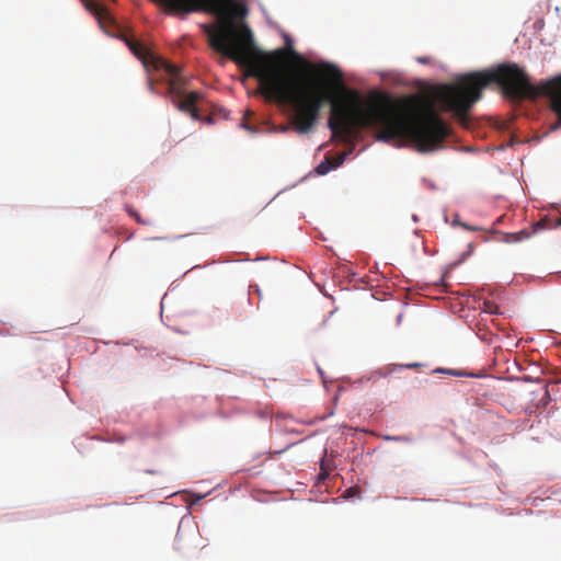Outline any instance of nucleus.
Masks as SVG:
<instances>
[{"instance_id":"2eb2a0df","label":"nucleus","mask_w":561,"mask_h":561,"mask_svg":"<svg viewBox=\"0 0 561 561\" xmlns=\"http://www.w3.org/2000/svg\"><path fill=\"white\" fill-rule=\"evenodd\" d=\"M558 225H561V218L559 219Z\"/></svg>"},{"instance_id":"9b49d317","label":"nucleus","mask_w":561,"mask_h":561,"mask_svg":"<svg viewBox=\"0 0 561 561\" xmlns=\"http://www.w3.org/2000/svg\"><path fill=\"white\" fill-rule=\"evenodd\" d=\"M129 214L140 224H147L146 221L141 220L140 217L138 216V214L133 210V209H128Z\"/></svg>"},{"instance_id":"f257e3e1","label":"nucleus","mask_w":561,"mask_h":561,"mask_svg":"<svg viewBox=\"0 0 561 561\" xmlns=\"http://www.w3.org/2000/svg\"><path fill=\"white\" fill-rule=\"evenodd\" d=\"M163 4L171 12L205 11L217 15L220 25L209 34L211 48L243 68L247 77L257 79L265 99L289 104L299 133L310 131L323 105L330 103L328 126L332 136L342 141L350 140L355 127H373L378 131V140L409 139L420 151L427 152L440 148L449 136V127L427 99L414 95L392 100L379 94L362 106L358 92L344 85L343 73L334 65L302 62L308 73L322 80L287 71L284 60L288 54L301 59L293 49L290 37L284 35L286 48L271 53L257 48L250 27L245 24L237 26L233 22L248 14L243 3L231 0H165Z\"/></svg>"},{"instance_id":"9d476101","label":"nucleus","mask_w":561,"mask_h":561,"mask_svg":"<svg viewBox=\"0 0 561 561\" xmlns=\"http://www.w3.org/2000/svg\"><path fill=\"white\" fill-rule=\"evenodd\" d=\"M496 306L492 302H484V310L490 312V313H495L496 312Z\"/></svg>"},{"instance_id":"39448f33","label":"nucleus","mask_w":561,"mask_h":561,"mask_svg":"<svg viewBox=\"0 0 561 561\" xmlns=\"http://www.w3.org/2000/svg\"><path fill=\"white\" fill-rule=\"evenodd\" d=\"M197 536L195 534L187 535L181 530H178L173 547L174 549L181 553L182 556H186L190 550L195 548L194 542L196 541Z\"/></svg>"},{"instance_id":"1a4fd4ad","label":"nucleus","mask_w":561,"mask_h":561,"mask_svg":"<svg viewBox=\"0 0 561 561\" xmlns=\"http://www.w3.org/2000/svg\"><path fill=\"white\" fill-rule=\"evenodd\" d=\"M345 157H346V153H344V152H343V153H340V154H339L337 157H335L334 159H332V160H331V162L333 163V167H334V168L340 167V165L343 163V161H344Z\"/></svg>"},{"instance_id":"4468645a","label":"nucleus","mask_w":561,"mask_h":561,"mask_svg":"<svg viewBox=\"0 0 561 561\" xmlns=\"http://www.w3.org/2000/svg\"><path fill=\"white\" fill-rule=\"evenodd\" d=\"M456 376H465L466 374L462 373H455Z\"/></svg>"},{"instance_id":"ddd939ff","label":"nucleus","mask_w":561,"mask_h":561,"mask_svg":"<svg viewBox=\"0 0 561 561\" xmlns=\"http://www.w3.org/2000/svg\"><path fill=\"white\" fill-rule=\"evenodd\" d=\"M417 60H419L420 62H422V64H425V62H426V58H424V57H420Z\"/></svg>"},{"instance_id":"6e6552de","label":"nucleus","mask_w":561,"mask_h":561,"mask_svg":"<svg viewBox=\"0 0 561 561\" xmlns=\"http://www.w3.org/2000/svg\"><path fill=\"white\" fill-rule=\"evenodd\" d=\"M334 169L331 159H325L322 161L316 169L317 173L320 175L327 174L330 170Z\"/></svg>"},{"instance_id":"f03ea898","label":"nucleus","mask_w":561,"mask_h":561,"mask_svg":"<svg viewBox=\"0 0 561 561\" xmlns=\"http://www.w3.org/2000/svg\"><path fill=\"white\" fill-rule=\"evenodd\" d=\"M491 83L499 84L510 99L547 98L550 110L558 118L550 130L561 127V75L533 84L526 71L516 64H503L490 71L466 73L455 83L439 85L435 99L443 111L454 113L458 122L467 126L471 107L481 99L483 89Z\"/></svg>"},{"instance_id":"7ed1b4c3","label":"nucleus","mask_w":561,"mask_h":561,"mask_svg":"<svg viewBox=\"0 0 561 561\" xmlns=\"http://www.w3.org/2000/svg\"><path fill=\"white\" fill-rule=\"evenodd\" d=\"M154 66L158 69H163L170 77L168 92L174 106L179 111L190 114L194 121H199L202 116L196 104L202 100L203 94L197 91L185 93L186 79L181 76L182 68L163 59H159Z\"/></svg>"},{"instance_id":"423d86ee","label":"nucleus","mask_w":561,"mask_h":561,"mask_svg":"<svg viewBox=\"0 0 561 561\" xmlns=\"http://www.w3.org/2000/svg\"><path fill=\"white\" fill-rule=\"evenodd\" d=\"M87 10H89L93 15L96 16L100 24L112 23V16L107 9L101 3L94 0H87L84 3Z\"/></svg>"},{"instance_id":"0eeeda50","label":"nucleus","mask_w":561,"mask_h":561,"mask_svg":"<svg viewBox=\"0 0 561 561\" xmlns=\"http://www.w3.org/2000/svg\"><path fill=\"white\" fill-rule=\"evenodd\" d=\"M130 50L139 58V59H142L144 61H146L149 56H150V53L148 50L147 47H145L142 44L138 43V42H127Z\"/></svg>"},{"instance_id":"20e7f679","label":"nucleus","mask_w":561,"mask_h":561,"mask_svg":"<svg viewBox=\"0 0 561 561\" xmlns=\"http://www.w3.org/2000/svg\"><path fill=\"white\" fill-rule=\"evenodd\" d=\"M546 227V220L541 219L533 225V230L523 229L517 232L505 233L504 241L507 243H517L525 241L531 237L533 233H536L542 230Z\"/></svg>"},{"instance_id":"f8f14e48","label":"nucleus","mask_w":561,"mask_h":561,"mask_svg":"<svg viewBox=\"0 0 561 561\" xmlns=\"http://www.w3.org/2000/svg\"><path fill=\"white\" fill-rule=\"evenodd\" d=\"M420 365L417 363H412V364H405V365H402V367H405V368H415V367H419Z\"/></svg>"}]
</instances>
